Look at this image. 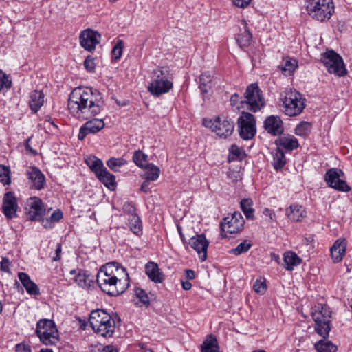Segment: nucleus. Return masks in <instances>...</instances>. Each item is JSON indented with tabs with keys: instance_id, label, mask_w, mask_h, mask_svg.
Returning <instances> with one entry per match:
<instances>
[{
	"instance_id": "46",
	"label": "nucleus",
	"mask_w": 352,
	"mask_h": 352,
	"mask_svg": "<svg viewBox=\"0 0 352 352\" xmlns=\"http://www.w3.org/2000/svg\"><path fill=\"white\" fill-rule=\"evenodd\" d=\"M124 47V42L122 40H119L117 43L115 45L112 50V57L116 60H118L120 58L122 54V50Z\"/></svg>"
},
{
	"instance_id": "41",
	"label": "nucleus",
	"mask_w": 352,
	"mask_h": 352,
	"mask_svg": "<svg viewBox=\"0 0 352 352\" xmlns=\"http://www.w3.org/2000/svg\"><path fill=\"white\" fill-rule=\"evenodd\" d=\"M252 244L250 241L244 240L240 243L235 248L229 250V253L235 256L241 255L247 252L252 247Z\"/></svg>"
},
{
	"instance_id": "3",
	"label": "nucleus",
	"mask_w": 352,
	"mask_h": 352,
	"mask_svg": "<svg viewBox=\"0 0 352 352\" xmlns=\"http://www.w3.org/2000/svg\"><path fill=\"white\" fill-rule=\"evenodd\" d=\"M89 322L93 330L102 337H111L115 331V320L103 309L93 310L89 315Z\"/></svg>"
},
{
	"instance_id": "2",
	"label": "nucleus",
	"mask_w": 352,
	"mask_h": 352,
	"mask_svg": "<svg viewBox=\"0 0 352 352\" xmlns=\"http://www.w3.org/2000/svg\"><path fill=\"white\" fill-rule=\"evenodd\" d=\"M96 281L101 290L109 296H118L129 286V276L126 268L118 262H110L100 267Z\"/></svg>"
},
{
	"instance_id": "11",
	"label": "nucleus",
	"mask_w": 352,
	"mask_h": 352,
	"mask_svg": "<svg viewBox=\"0 0 352 352\" xmlns=\"http://www.w3.org/2000/svg\"><path fill=\"white\" fill-rule=\"evenodd\" d=\"M238 128L240 137L244 140H252L256 133L254 116L248 112H243L238 118Z\"/></svg>"
},
{
	"instance_id": "4",
	"label": "nucleus",
	"mask_w": 352,
	"mask_h": 352,
	"mask_svg": "<svg viewBox=\"0 0 352 352\" xmlns=\"http://www.w3.org/2000/svg\"><path fill=\"white\" fill-rule=\"evenodd\" d=\"M173 75L168 68L158 67L153 72L148 91L154 96H161L169 92L173 88Z\"/></svg>"
},
{
	"instance_id": "20",
	"label": "nucleus",
	"mask_w": 352,
	"mask_h": 352,
	"mask_svg": "<svg viewBox=\"0 0 352 352\" xmlns=\"http://www.w3.org/2000/svg\"><path fill=\"white\" fill-rule=\"evenodd\" d=\"M264 128L273 135H280L284 131L283 123L278 116H270L264 122Z\"/></svg>"
},
{
	"instance_id": "53",
	"label": "nucleus",
	"mask_w": 352,
	"mask_h": 352,
	"mask_svg": "<svg viewBox=\"0 0 352 352\" xmlns=\"http://www.w3.org/2000/svg\"><path fill=\"white\" fill-rule=\"evenodd\" d=\"M232 3L234 6L236 7L240 8H247L252 0H231Z\"/></svg>"
},
{
	"instance_id": "24",
	"label": "nucleus",
	"mask_w": 352,
	"mask_h": 352,
	"mask_svg": "<svg viewBox=\"0 0 352 352\" xmlns=\"http://www.w3.org/2000/svg\"><path fill=\"white\" fill-rule=\"evenodd\" d=\"M241 25L243 27L240 29V32L237 34L236 40L239 45L243 48L250 45L252 36L248 29L246 21L243 20Z\"/></svg>"
},
{
	"instance_id": "16",
	"label": "nucleus",
	"mask_w": 352,
	"mask_h": 352,
	"mask_svg": "<svg viewBox=\"0 0 352 352\" xmlns=\"http://www.w3.org/2000/svg\"><path fill=\"white\" fill-rule=\"evenodd\" d=\"M101 35L95 30L88 28L82 31L79 36L80 45L87 51L95 50L100 41Z\"/></svg>"
},
{
	"instance_id": "31",
	"label": "nucleus",
	"mask_w": 352,
	"mask_h": 352,
	"mask_svg": "<svg viewBox=\"0 0 352 352\" xmlns=\"http://www.w3.org/2000/svg\"><path fill=\"white\" fill-rule=\"evenodd\" d=\"M284 267L286 270L292 271L295 266L300 264L302 259L294 252L287 251L283 255Z\"/></svg>"
},
{
	"instance_id": "43",
	"label": "nucleus",
	"mask_w": 352,
	"mask_h": 352,
	"mask_svg": "<svg viewBox=\"0 0 352 352\" xmlns=\"http://www.w3.org/2000/svg\"><path fill=\"white\" fill-rule=\"evenodd\" d=\"M148 156L141 151H136L133 155L135 164L141 168L146 166Z\"/></svg>"
},
{
	"instance_id": "37",
	"label": "nucleus",
	"mask_w": 352,
	"mask_h": 352,
	"mask_svg": "<svg viewBox=\"0 0 352 352\" xmlns=\"http://www.w3.org/2000/svg\"><path fill=\"white\" fill-rule=\"evenodd\" d=\"M286 164V158L283 151L278 148L273 155V166L276 170L282 168Z\"/></svg>"
},
{
	"instance_id": "64",
	"label": "nucleus",
	"mask_w": 352,
	"mask_h": 352,
	"mask_svg": "<svg viewBox=\"0 0 352 352\" xmlns=\"http://www.w3.org/2000/svg\"><path fill=\"white\" fill-rule=\"evenodd\" d=\"M186 278L188 280H192L195 278V272L192 270H186L185 271Z\"/></svg>"
},
{
	"instance_id": "10",
	"label": "nucleus",
	"mask_w": 352,
	"mask_h": 352,
	"mask_svg": "<svg viewBox=\"0 0 352 352\" xmlns=\"http://www.w3.org/2000/svg\"><path fill=\"white\" fill-rule=\"evenodd\" d=\"M322 62L329 73L338 76H343L346 74L342 58L333 50L327 51L323 54Z\"/></svg>"
},
{
	"instance_id": "6",
	"label": "nucleus",
	"mask_w": 352,
	"mask_h": 352,
	"mask_svg": "<svg viewBox=\"0 0 352 352\" xmlns=\"http://www.w3.org/2000/svg\"><path fill=\"white\" fill-rule=\"evenodd\" d=\"M312 318L315 322V330L317 333L327 338L331 330V311L329 307L322 304L315 306L312 311Z\"/></svg>"
},
{
	"instance_id": "5",
	"label": "nucleus",
	"mask_w": 352,
	"mask_h": 352,
	"mask_svg": "<svg viewBox=\"0 0 352 352\" xmlns=\"http://www.w3.org/2000/svg\"><path fill=\"white\" fill-rule=\"evenodd\" d=\"M305 6L307 14L320 22L330 19L334 12L333 0H306Z\"/></svg>"
},
{
	"instance_id": "62",
	"label": "nucleus",
	"mask_w": 352,
	"mask_h": 352,
	"mask_svg": "<svg viewBox=\"0 0 352 352\" xmlns=\"http://www.w3.org/2000/svg\"><path fill=\"white\" fill-rule=\"evenodd\" d=\"M100 352H118L117 349L113 345H107L102 348Z\"/></svg>"
},
{
	"instance_id": "52",
	"label": "nucleus",
	"mask_w": 352,
	"mask_h": 352,
	"mask_svg": "<svg viewBox=\"0 0 352 352\" xmlns=\"http://www.w3.org/2000/svg\"><path fill=\"white\" fill-rule=\"evenodd\" d=\"M84 66L88 72H94L96 65L94 58H91L90 56H88L84 61Z\"/></svg>"
},
{
	"instance_id": "58",
	"label": "nucleus",
	"mask_w": 352,
	"mask_h": 352,
	"mask_svg": "<svg viewBox=\"0 0 352 352\" xmlns=\"http://www.w3.org/2000/svg\"><path fill=\"white\" fill-rule=\"evenodd\" d=\"M239 99V96L237 94H233L230 97V104H231V105L232 107H235L236 106V109H239L240 108V107L238 105Z\"/></svg>"
},
{
	"instance_id": "56",
	"label": "nucleus",
	"mask_w": 352,
	"mask_h": 352,
	"mask_svg": "<svg viewBox=\"0 0 352 352\" xmlns=\"http://www.w3.org/2000/svg\"><path fill=\"white\" fill-rule=\"evenodd\" d=\"M16 352H31L30 346L25 344V343H20L16 345Z\"/></svg>"
},
{
	"instance_id": "12",
	"label": "nucleus",
	"mask_w": 352,
	"mask_h": 352,
	"mask_svg": "<svg viewBox=\"0 0 352 352\" xmlns=\"http://www.w3.org/2000/svg\"><path fill=\"white\" fill-rule=\"evenodd\" d=\"M245 102L248 105V109L253 112L259 111L264 105L265 101L262 96V91L256 83H252L247 87L245 93Z\"/></svg>"
},
{
	"instance_id": "1",
	"label": "nucleus",
	"mask_w": 352,
	"mask_h": 352,
	"mask_svg": "<svg viewBox=\"0 0 352 352\" xmlns=\"http://www.w3.org/2000/svg\"><path fill=\"white\" fill-rule=\"evenodd\" d=\"M102 94L97 89L76 87L68 99V109L78 119L88 120L99 114L104 108Z\"/></svg>"
},
{
	"instance_id": "50",
	"label": "nucleus",
	"mask_w": 352,
	"mask_h": 352,
	"mask_svg": "<svg viewBox=\"0 0 352 352\" xmlns=\"http://www.w3.org/2000/svg\"><path fill=\"white\" fill-rule=\"evenodd\" d=\"M122 209L125 213H127L130 216H131L132 214H136L135 213V204L132 201L125 202L123 205Z\"/></svg>"
},
{
	"instance_id": "45",
	"label": "nucleus",
	"mask_w": 352,
	"mask_h": 352,
	"mask_svg": "<svg viewBox=\"0 0 352 352\" xmlns=\"http://www.w3.org/2000/svg\"><path fill=\"white\" fill-rule=\"evenodd\" d=\"M126 164V160L123 158L111 157L107 162V164L114 172H118L120 167Z\"/></svg>"
},
{
	"instance_id": "9",
	"label": "nucleus",
	"mask_w": 352,
	"mask_h": 352,
	"mask_svg": "<svg viewBox=\"0 0 352 352\" xmlns=\"http://www.w3.org/2000/svg\"><path fill=\"white\" fill-rule=\"evenodd\" d=\"M284 111L289 116L300 114L305 108L304 99L296 90H290L285 93L283 98Z\"/></svg>"
},
{
	"instance_id": "51",
	"label": "nucleus",
	"mask_w": 352,
	"mask_h": 352,
	"mask_svg": "<svg viewBox=\"0 0 352 352\" xmlns=\"http://www.w3.org/2000/svg\"><path fill=\"white\" fill-rule=\"evenodd\" d=\"M262 213L267 218V222L276 221V216L274 210L265 208L263 210Z\"/></svg>"
},
{
	"instance_id": "27",
	"label": "nucleus",
	"mask_w": 352,
	"mask_h": 352,
	"mask_svg": "<svg viewBox=\"0 0 352 352\" xmlns=\"http://www.w3.org/2000/svg\"><path fill=\"white\" fill-rule=\"evenodd\" d=\"M18 277L29 294H39L40 292L38 286L30 279V277L28 274L25 272H19Z\"/></svg>"
},
{
	"instance_id": "59",
	"label": "nucleus",
	"mask_w": 352,
	"mask_h": 352,
	"mask_svg": "<svg viewBox=\"0 0 352 352\" xmlns=\"http://www.w3.org/2000/svg\"><path fill=\"white\" fill-rule=\"evenodd\" d=\"M31 140V138H29L26 140L25 141V150L27 151H28L29 153H30L31 154L34 155H37V151L34 149H33L30 145V142Z\"/></svg>"
},
{
	"instance_id": "15",
	"label": "nucleus",
	"mask_w": 352,
	"mask_h": 352,
	"mask_svg": "<svg viewBox=\"0 0 352 352\" xmlns=\"http://www.w3.org/2000/svg\"><path fill=\"white\" fill-rule=\"evenodd\" d=\"M25 210L29 219L32 221H40L45 213L42 200L36 197L30 198L25 206Z\"/></svg>"
},
{
	"instance_id": "18",
	"label": "nucleus",
	"mask_w": 352,
	"mask_h": 352,
	"mask_svg": "<svg viewBox=\"0 0 352 352\" xmlns=\"http://www.w3.org/2000/svg\"><path fill=\"white\" fill-rule=\"evenodd\" d=\"M104 122L102 119H93L86 122L80 128L78 133V140H83L89 133H96L104 127Z\"/></svg>"
},
{
	"instance_id": "25",
	"label": "nucleus",
	"mask_w": 352,
	"mask_h": 352,
	"mask_svg": "<svg viewBox=\"0 0 352 352\" xmlns=\"http://www.w3.org/2000/svg\"><path fill=\"white\" fill-rule=\"evenodd\" d=\"M286 215L292 221H301L306 217L305 209L298 204H293L286 210Z\"/></svg>"
},
{
	"instance_id": "57",
	"label": "nucleus",
	"mask_w": 352,
	"mask_h": 352,
	"mask_svg": "<svg viewBox=\"0 0 352 352\" xmlns=\"http://www.w3.org/2000/svg\"><path fill=\"white\" fill-rule=\"evenodd\" d=\"M230 152L232 155H233L236 157H239L241 155L243 151L241 148H239L237 146L232 145L230 149Z\"/></svg>"
},
{
	"instance_id": "14",
	"label": "nucleus",
	"mask_w": 352,
	"mask_h": 352,
	"mask_svg": "<svg viewBox=\"0 0 352 352\" xmlns=\"http://www.w3.org/2000/svg\"><path fill=\"white\" fill-rule=\"evenodd\" d=\"M343 172L338 168H330L324 175V180L329 186L342 192L350 190L346 182L341 179Z\"/></svg>"
},
{
	"instance_id": "35",
	"label": "nucleus",
	"mask_w": 352,
	"mask_h": 352,
	"mask_svg": "<svg viewBox=\"0 0 352 352\" xmlns=\"http://www.w3.org/2000/svg\"><path fill=\"white\" fill-rule=\"evenodd\" d=\"M128 225L130 230L136 235L139 236L142 233V221L137 214H132L128 219Z\"/></svg>"
},
{
	"instance_id": "61",
	"label": "nucleus",
	"mask_w": 352,
	"mask_h": 352,
	"mask_svg": "<svg viewBox=\"0 0 352 352\" xmlns=\"http://www.w3.org/2000/svg\"><path fill=\"white\" fill-rule=\"evenodd\" d=\"M150 182H152L151 180L145 179V181L142 184L140 190L145 192L148 193L149 192V185Z\"/></svg>"
},
{
	"instance_id": "21",
	"label": "nucleus",
	"mask_w": 352,
	"mask_h": 352,
	"mask_svg": "<svg viewBox=\"0 0 352 352\" xmlns=\"http://www.w3.org/2000/svg\"><path fill=\"white\" fill-rule=\"evenodd\" d=\"M346 248V241L345 239L340 238L336 241L331 248V255L334 263H339L345 255Z\"/></svg>"
},
{
	"instance_id": "44",
	"label": "nucleus",
	"mask_w": 352,
	"mask_h": 352,
	"mask_svg": "<svg viewBox=\"0 0 352 352\" xmlns=\"http://www.w3.org/2000/svg\"><path fill=\"white\" fill-rule=\"evenodd\" d=\"M10 169L8 166L0 164V182L3 185H9L11 183Z\"/></svg>"
},
{
	"instance_id": "26",
	"label": "nucleus",
	"mask_w": 352,
	"mask_h": 352,
	"mask_svg": "<svg viewBox=\"0 0 352 352\" xmlns=\"http://www.w3.org/2000/svg\"><path fill=\"white\" fill-rule=\"evenodd\" d=\"M145 272L148 278L155 283H162L164 280V275L160 272L157 263L148 262L145 265Z\"/></svg>"
},
{
	"instance_id": "13",
	"label": "nucleus",
	"mask_w": 352,
	"mask_h": 352,
	"mask_svg": "<svg viewBox=\"0 0 352 352\" xmlns=\"http://www.w3.org/2000/svg\"><path fill=\"white\" fill-rule=\"evenodd\" d=\"M245 220L239 212L225 217L220 224L222 236H226V233L236 234L243 229Z\"/></svg>"
},
{
	"instance_id": "19",
	"label": "nucleus",
	"mask_w": 352,
	"mask_h": 352,
	"mask_svg": "<svg viewBox=\"0 0 352 352\" xmlns=\"http://www.w3.org/2000/svg\"><path fill=\"white\" fill-rule=\"evenodd\" d=\"M18 209L16 198L12 192H8L4 195L3 199L2 211L4 215L8 219L16 217Z\"/></svg>"
},
{
	"instance_id": "55",
	"label": "nucleus",
	"mask_w": 352,
	"mask_h": 352,
	"mask_svg": "<svg viewBox=\"0 0 352 352\" xmlns=\"http://www.w3.org/2000/svg\"><path fill=\"white\" fill-rule=\"evenodd\" d=\"M10 263L8 258L3 257L1 261V270L5 272H10Z\"/></svg>"
},
{
	"instance_id": "63",
	"label": "nucleus",
	"mask_w": 352,
	"mask_h": 352,
	"mask_svg": "<svg viewBox=\"0 0 352 352\" xmlns=\"http://www.w3.org/2000/svg\"><path fill=\"white\" fill-rule=\"evenodd\" d=\"M181 283H182V288L184 290H189L192 287V284L188 280H183V279H182L181 280Z\"/></svg>"
},
{
	"instance_id": "30",
	"label": "nucleus",
	"mask_w": 352,
	"mask_h": 352,
	"mask_svg": "<svg viewBox=\"0 0 352 352\" xmlns=\"http://www.w3.org/2000/svg\"><path fill=\"white\" fill-rule=\"evenodd\" d=\"M96 177L109 190H113L115 189L116 186V177L109 173L106 167Z\"/></svg>"
},
{
	"instance_id": "48",
	"label": "nucleus",
	"mask_w": 352,
	"mask_h": 352,
	"mask_svg": "<svg viewBox=\"0 0 352 352\" xmlns=\"http://www.w3.org/2000/svg\"><path fill=\"white\" fill-rule=\"evenodd\" d=\"M135 294L140 301L144 305H149V298L146 292L141 288H136L135 289Z\"/></svg>"
},
{
	"instance_id": "36",
	"label": "nucleus",
	"mask_w": 352,
	"mask_h": 352,
	"mask_svg": "<svg viewBox=\"0 0 352 352\" xmlns=\"http://www.w3.org/2000/svg\"><path fill=\"white\" fill-rule=\"evenodd\" d=\"M241 208L247 219H254V209L252 208L253 201L251 199H243L241 200Z\"/></svg>"
},
{
	"instance_id": "38",
	"label": "nucleus",
	"mask_w": 352,
	"mask_h": 352,
	"mask_svg": "<svg viewBox=\"0 0 352 352\" xmlns=\"http://www.w3.org/2000/svg\"><path fill=\"white\" fill-rule=\"evenodd\" d=\"M199 88L203 93L207 94L211 89L212 76L208 72L202 73L199 78Z\"/></svg>"
},
{
	"instance_id": "23",
	"label": "nucleus",
	"mask_w": 352,
	"mask_h": 352,
	"mask_svg": "<svg viewBox=\"0 0 352 352\" xmlns=\"http://www.w3.org/2000/svg\"><path fill=\"white\" fill-rule=\"evenodd\" d=\"M28 179L32 182V186L36 189L43 188L45 184V177L42 172L36 167H32L28 171Z\"/></svg>"
},
{
	"instance_id": "8",
	"label": "nucleus",
	"mask_w": 352,
	"mask_h": 352,
	"mask_svg": "<svg viewBox=\"0 0 352 352\" xmlns=\"http://www.w3.org/2000/svg\"><path fill=\"white\" fill-rule=\"evenodd\" d=\"M203 124L221 138H227L230 136L234 129V122L228 118L216 117L214 120L204 119Z\"/></svg>"
},
{
	"instance_id": "22",
	"label": "nucleus",
	"mask_w": 352,
	"mask_h": 352,
	"mask_svg": "<svg viewBox=\"0 0 352 352\" xmlns=\"http://www.w3.org/2000/svg\"><path fill=\"white\" fill-rule=\"evenodd\" d=\"M70 274L75 275L74 278L75 282L82 288L88 289L94 283V276L82 270L78 271L73 270L70 271Z\"/></svg>"
},
{
	"instance_id": "54",
	"label": "nucleus",
	"mask_w": 352,
	"mask_h": 352,
	"mask_svg": "<svg viewBox=\"0 0 352 352\" xmlns=\"http://www.w3.org/2000/svg\"><path fill=\"white\" fill-rule=\"evenodd\" d=\"M63 218V212L60 210H55L50 216V221L52 223L58 222Z\"/></svg>"
},
{
	"instance_id": "40",
	"label": "nucleus",
	"mask_w": 352,
	"mask_h": 352,
	"mask_svg": "<svg viewBox=\"0 0 352 352\" xmlns=\"http://www.w3.org/2000/svg\"><path fill=\"white\" fill-rule=\"evenodd\" d=\"M87 164L96 175L105 168L102 162L96 157L89 158L87 160Z\"/></svg>"
},
{
	"instance_id": "42",
	"label": "nucleus",
	"mask_w": 352,
	"mask_h": 352,
	"mask_svg": "<svg viewBox=\"0 0 352 352\" xmlns=\"http://www.w3.org/2000/svg\"><path fill=\"white\" fill-rule=\"evenodd\" d=\"M311 129V124L307 122H301L295 129L296 135L301 137L307 136Z\"/></svg>"
},
{
	"instance_id": "28",
	"label": "nucleus",
	"mask_w": 352,
	"mask_h": 352,
	"mask_svg": "<svg viewBox=\"0 0 352 352\" xmlns=\"http://www.w3.org/2000/svg\"><path fill=\"white\" fill-rule=\"evenodd\" d=\"M278 148L282 147L287 151L296 149L299 146L298 140L293 135L283 136L275 141Z\"/></svg>"
},
{
	"instance_id": "7",
	"label": "nucleus",
	"mask_w": 352,
	"mask_h": 352,
	"mask_svg": "<svg viewBox=\"0 0 352 352\" xmlns=\"http://www.w3.org/2000/svg\"><path fill=\"white\" fill-rule=\"evenodd\" d=\"M35 333L40 341L45 345L56 344L59 340L58 331L52 320H39L36 323Z\"/></svg>"
},
{
	"instance_id": "34",
	"label": "nucleus",
	"mask_w": 352,
	"mask_h": 352,
	"mask_svg": "<svg viewBox=\"0 0 352 352\" xmlns=\"http://www.w3.org/2000/svg\"><path fill=\"white\" fill-rule=\"evenodd\" d=\"M315 349L318 352H336L337 346L331 341L324 338L315 344Z\"/></svg>"
},
{
	"instance_id": "60",
	"label": "nucleus",
	"mask_w": 352,
	"mask_h": 352,
	"mask_svg": "<svg viewBox=\"0 0 352 352\" xmlns=\"http://www.w3.org/2000/svg\"><path fill=\"white\" fill-rule=\"evenodd\" d=\"M61 245L60 243L57 244L56 249L55 250V255L52 257V260L54 261H57L60 258V253H61Z\"/></svg>"
},
{
	"instance_id": "39",
	"label": "nucleus",
	"mask_w": 352,
	"mask_h": 352,
	"mask_svg": "<svg viewBox=\"0 0 352 352\" xmlns=\"http://www.w3.org/2000/svg\"><path fill=\"white\" fill-rule=\"evenodd\" d=\"M298 66V62L296 59L289 58L286 59L283 64L280 66V69L283 73L286 76H289L293 74Z\"/></svg>"
},
{
	"instance_id": "29",
	"label": "nucleus",
	"mask_w": 352,
	"mask_h": 352,
	"mask_svg": "<svg viewBox=\"0 0 352 352\" xmlns=\"http://www.w3.org/2000/svg\"><path fill=\"white\" fill-rule=\"evenodd\" d=\"M44 97L41 91L34 90L30 93L29 105L34 113H36L43 105Z\"/></svg>"
},
{
	"instance_id": "49",
	"label": "nucleus",
	"mask_w": 352,
	"mask_h": 352,
	"mask_svg": "<svg viewBox=\"0 0 352 352\" xmlns=\"http://www.w3.org/2000/svg\"><path fill=\"white\" fill-rule=\"evenodd\" d=\"M253 289L255 292L263 294L266 291L267 285L264 280H256L254 283Z\"/></svg>"
},
{
	"instance_id": "33",
	"label": "nucleus",
	"mask_w": 352,
	"mask_h": 352,
	"mask_svg": "<svg viewBox=\"0 0 352 352\" xmlns=\"http://www.w3.org/2000/svg\"><path fill=\"white\" fill-rule=\"evenodd\" d=\"M143 168L145 170L144 175L143 176L144 179H148L153 182L159 178L160 170L157 166L153 164H147Z\"/></svg>"
},
{
	"instance_id": "17",
	"label": "nucleus",
	"mask_w": 352,
	"mask_h": 352,
	"mask_svg": "<svg viewBox=\"0 0 352 352\" xmlns=\"http://www.w3.org/2000/svg\"><path fill=\"white\" fill-rule=\"evenodd\" d=\"M189 245L197 252L201 261L206 260L209 242L204 234H197L191 237L189 241Z\"/></svg>"
},
{
	"instance_id": "32",
	"label": "nucleus",
	"mask_w": 352,
	"mask_h": 352,
	"mask_svg": "<svg viewBox=\"0 0 352 352\" xmlns=\"http://www.w3.org/2000/svg\"><path fill=\"white\" fill-rule=\"evenodd\" d=\"M201 352H219V346L216 337L208 335L201 344Z\"/></svg>"
},
{
	"instance_id": "47",
	"label": "nucleus",
	"mask_w": 352,
	"mask_h": 352,
	"mask_svg": "<svg viewBox=\"0 0 352 352\" xmlns=\"http://www.w3.org/2000/svg\"><path fill=\"white\" fill-rule=\"evenodd\" d=\"M12 82L8 79L6 74L0 70V92L4 89L10 88Z\"/></svg>"
}]
</instances>
